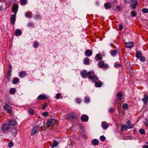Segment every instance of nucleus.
I'll list each match as a JSON object with an SVG mask.
<instances>
[{"mask_svg": "<svg viewBox=\"0 0 148 148\" xmlns=\"http://www.w3.org/2000/svg\"><path fill=\"white\" fill-rule=\"evenodd\" d=\"M78 118L77 115L74 113H70L66 115V119L69 120L76 119Z\"/></svg>", "mask_w": 148, "mask_h": 148, "instance_id": "nucleus-1", "label": "nucleus"}, {"mask_svg": "<svg viewBox=\"0 0 148 148\" xmlns=\"http://www.w3.org/2000/svg\"><path fill=\"white\" fill-rule=\"evenodd\" d=\"M93 73L91 74L88 78L92 80V82H95L98 81V79L96 75H95L94 73L92 71Z\"/></svg>", "mask_w": 148, "mask_h": 148, "instance_id": "nucleus-2", "label": "nucleus"}, {"mask_svg": "<svg viewBox=\"0 0 148 148\" xmlns=\"http://www.w3.org/2000/svg\"><path fill=\"white\" fill-rule=\"evenodd\" d=\"M93 73L92 71H89L87 73L86 70L82 71L81 72V75L83 77L86 78L88 76H89L91 74Z\"/></svg>", "mask_w": 148, "mask_h": 148, "instance_id": "nucleus-3", "label": "nucleus"}, {"mask_svg": "<svg viewBox=\"0 0 148 148\" xmlns=\"http://www.w3.org/2000/svg\"><path fill=\"white\" fill-rule=\"evenodd\" d=\"M42 126H40V125H39L38 126H36L34 127L32 129V135H34L36 133H37L39 130H40V128L42 129Z\"/></svg>", "mask_w": 148, "mask_h": 148, "instance_id": "nucleus-4", "label": "nucleus"}, {"mask_svg": "<svg viewBox=\"0 0 148 148\" xmlns=\"http://www.w3.org/2000/svg\"><path fill=\"white\" fill-rule=\"evenodd\" d=\"M56 123V120L53 119H48L47 122V125L50 127L53 126Z\"/></svg>", "mask_w": 148, "mask_h": 148, "instance_id": "nucleus-5", "label": "nucleus"}, {"mask_svg": "<svg viewBox=\"0 0 148 148\" xmlns=\"http://www.w3.org/2000/svg\"><path fill=\"white\" fill-rule=\"evenodd\" d=\"M10 128V126L9 124L5 123L3 124L1 126V129L3 131H7Z\"/></svg>", "mask_w": 148, "mask_h": 148, "instance_id": "nucleus-6", "label": "nucleus"}, {"mask_svg": "<svg viewBox=\"0 0 148 148\" xmlns=\"http://www.w3.org/2000/svg\"><path fill=\"white\" fill-rule=\"evenodd\" d=\"M98 64L99 67L100 68H107L108 66L107 64H105L104 62L103 61L99 62Z\"/></svg>", "mask_w": 148, "mask_h": 148, "instance_id": "nucleus-7", "label": "nucleus"}, {"mask_svg": "<svg viewBox=\"0 0 148 148\" xmlns=\"http://www.w3.org/2000/svg\"><path fill=\"white\" fill-rule=\"evenodd\" d=\"M4 109L9 113H11L12 112L11 107L7 104H5Z\"/></svg>", "mask_w": 148, "mask_h": 148, "instance_id": "nucleus-8", "label": "nucleus"}, {"mask_svg": "<svg viewBox=\"0 0 148 148\" xmlns=\"http://www.w3.org/2000/svg\"><path fill=\"white\" fill-rule=\"evenodd\" d=\"M81 119L82 121L86 122L88 121V117L87 115L83 114L81 117Z\"/></svg>", "mask_w": 148, "mask_h": 148, "instance_id": "nucleus-9", "label": "nucleus"}, {"mask_svg": "<svg viewBox=\"0 0 148 148\" xmlns=\"http://www.w3.org/2000/svg\"><path fill=\"white\" fill-rule=\"evenodd\" d=\"M16 14H14L12 15L11 16L10 19L11 21V23L13 25H14V24L16 20Z\"/></svg>", "mask_w": 148, "mask_h": 148, "instance_id": "nucleus-10", "label": "nucleus"}, {"mask_svg": "<svg viewBox=\"0 0 148 148\" xmlns=\"http://www.w3.org/2000/svg\"><path fill=\"white\" fill-rule=\"evenodd\" d=\"M18 8V5L16 4H14L12 8V11L14 13V14H16Z\"/></svg>", "mask_w": 148, "mask_h": 148, "instance_id": "nucleus-11", "label": "nucleus"}, {"mask_svg": "<svg viewBox=\"0 0 148 148\" xmlns=\"http://www.w3.org/2000/svg\"><path fill=\"white\" fill-rule=\"evenodd\" d=\"M48 97L44 95H40L38 97L37 99L38 100H45Z\"/></svg>", "mask_w": 148, "mask_h": 148, "instance_id": "nucleus-12", "label": "nucleus"}, {"mask_svg": "<svg viewBox=\"0 0 148 148\" xmlns=\"http://www.w3.org/2000/svg\"><path fill=\"white\" fill-rule=\"evenodd\" d=\"M113 8L115 10L119 11L122 9V7L121 6H119L118 5H114Z\"/></svg>", "mask_w": 148, "mask_h": 148, "instance_id": "nucleus-13", "label": "nucleus"}, {"mask_svg": "<svg viewBox=\"0 0 148 148\" xmlns=\"http://www.w3.org/2000/svg\"><path fill=\"white\" fill-rule=\"evenodd\" d=\"M148 96H147V94H145L144 95V97L142 99V101L144 103L146 104L148 101Z\"/></svg>", "mask_w": 148, "mask_h": 148, "instance_id": "nucleus-14", "label": "nucleus"}, {"mask_svg": "<svg viewBox=\"0 0 148 148\" xmlns=\"http://www.w3.org/2000/svg\"><path fill=\"white\" fill-rule=\"evenodd\" d=\"M104 7L106 9L108 10L111 8V5L109 2H106L104 4Z\"/></svg>", "mask_w": 148, "mask_h": 148, "instance_id": "nucleus-15", "label": "nucleus"}, {"mask_svg": "<svg viewBox=\"0 0 148 148\" xmlns=\"http://www.w3.org/2000/svg\"><path fill=\"white\" fill-rule=\"evenodd\" d=\"M86 55L87 56H91L92 54V51L90 49L86 50L85 52Z\"/></svg>", "mask_w": 148, "mask_h": 148, "instance_id": "nucleus-16", "label": "nucleus"}, {"mask_svg": "<svg viewBox=\"0 0 148 148\" xmlns=\"http://www.w3.org/2000/svg\"><path fill=\"white\" fill-rule=\"evenodd\" d=\"M126 124L128 125V127L130 129L134 127V125L130 121H128L127 122Z\"/></svg>", "mask_w": 148, "mask_h": 148, "instance_id": "nucleus-17", "label": "nucleus"}, {"mask_svg": "<svg viewBox=\"0 0 148 148\" xmlns=\"http://www.w3.org/2000/svg\"><path fill=\"white\" fill-rule=\"evenodd\" d=\"M22 34L21 31L19 29H17L16 30V32L14 33L15 35L16 36H20Z\"/></svg>", "mask_w": 148, "mask_h": 148, "instance_id": "nucleus-18", "label": "nucleus"}, {"mask_svg": "<svg viewBox=\"0 0 148 148\" xmlns=\"http://www.w3.org/2000/svg\"><path fill=\"white\" fill-rule=\"evenodd\" d=\"M17 132V130L16 128L13 127L12 128L11 132L13 135L15 136Z\"/></svg>", "mask_w": 148, "mask_h": 148, "instance_id": "nucleus-19", "label": "nucleus"}, {"mask_svg": "<svg viewBox=\"0 0 148 148\" xmlns=\"http://www.w3.org/2000/svg\"><path fill=\"white\" fill-rule=\"evenodd\" d=\"M92 143L93 145H97L99 143V141L97 139H94L92 140Z\"/></svg>", "mask_w": 148, "mask_h": 148, "instance_id": "nucleus-20", "label": "nucleus"}, {"mask_svg": "<svg viewBox=\"0 0 148 148\" xmlns=\"http://www.w3.org/2000/svg\"><path fill=\"white\" fill-rule=\"evenodd\" d=\"M142 56V54L139 51H137L136 52V56L137 58H139Z\"/></svg>", "mask_w": 148, "mask_h": 148, "instance_id": "nucleus-21", "label": "nucleus"}, {"mask_svg": "<svg viewBox=\"0 0 148 148\" xmlns=\"http://www.w3.org/2000/svg\"><path fill=\"white\" fill-rule=\"evenodd\" d=\"M95 86L96 87H100L102 86V83L101 81L99 80L95 82Z\"/></svg>", "mask_w": 148, "mask_h": 148, "instance_id": "nucleus-22", "label": "nucleus"}, {"mask_svg": "<svg viewBox=\"0 0 148 148\" xmlns=\"http://www.w3.org/2000/svg\"><path fill=\"white\" fill-rule=\"evenodd\" d=\"M127 127H128L126 125H122L121 127L120 130L121 132H124V131H126L127 129Z\"/></svg>", "mask_w": 148, "mask_h": 148, "instance_id": "nucleus-23", "label": "nucleus"}, {"mask_svg": "<svg viewBox=\"0 0 148 148\" xmlns=\"http://www.w3.org/2000/svg\"><path fill=\"white\" fill-rule=\"evenodd\" d=\"M8 122L10 123V125H12L15 126L16 124V123L14 120H9Z\"/></svg>", "mask_w": 148, "mask_h": 148, "instance_id": "nucleus-24", "label": "nucleus"}, {"mask_svg": "<svg viewBox=\"0 0 148 148\" xmlns=\"http://www.w3.org/2000/svg\"><path fill=\"white\" fill-rule=\"evenodd\" d=\"M26 75L25 72L24 71H21L19 73V76L20 77H22L25 76Z\"/></svg>", "mask_w": 148, "mask_h": 148, "instance_id": "nucleus-25", "label": "nucleus"}, {"mask_svg": "<svg viewBox=\"0 0 148 148\" xmlns=\"http://www.w3.org/2000/svg\"><path fill=\"white\" fill-rule=\"evenodd\" d=\"M58 144V143L55 140H53V144L51 145V147L53 148L56 147Z\"/></svg>", "mask_w": 148, "mask_h": 148, "instance_id": "nucleus-26", "label": "nucleus"}, {"mask_svg": "<svg viewBox=\"0 0 148 148\" xmlns=\"http://www.w3.org/2000/svg\"><path fill=\"white\" fill-rule=\"evenodd\" d=\"M116 96L118 97H119L118 98V100H121V97L123 96V95L122 93L120 92L118 93L117 94Z\"/></svg>", "mask_w": 148, "mask_h": 148, "instance_id": "nucleus-27", "label": "nucleus"}, {"mask_svg": "<svg viewBox=\"0 0 148 148\" xmlns=\"http://www.w3.org/2000/svg\"><path fill=\"white\" fill-rule=\"evenodd\" d=\"M102 127L104 129H106L108 127V125L105 122H102Z\"/></svg>", "mask_w": 148, "mask_h": 148, "instance_id": "nucleus-28", "label": "nucleus"}, {"mask_svg": "<svg viewBox=\"0 0 148 148\" xmlns=\"http://www.w3.org/2000/svg\"><path fill=\"white\" fill-rule=\"evenodd\" d=\"M118 51L117 50H112L111 51V54L112 56H115Z\"/></svg>", "mask_w": 148, "mask_h": 148, "instance_id": "nucleus-29", "label": "nucleus"}, {"mask_svg": "<svg viewBox=\"0 0 148 148\" xmlns=\"http://www.w3.org/2000/svg\"><path fill=\"white\" fill-rule=\"evenodd\" d=\"M14 80L12 81V83L14 84H16L19 81V79L17 77L13 78Z\"/></svg>", "mask_w": 148, "mask_h": 148, "instance_id": "nucleus-30", "label": "nucleus"}, {"mask_svg": "<svg viewBox=\"0 0 148 148\" xmlns=\"http://www.w3.org/2000/svg\"><path fill=\"white\" fill-rule=\"evenodd\" d=\"M138 5V2H135L134 4H132L131 5V7L132 9L135 8L137 5Z\"/></svg>", "mask_w": 148, "mask_h": 148, "instance_id": "nucleus-31", "label": "nucleus"}, {"mask_svg": "<svg viewBox=\"0 0 148 148\" xmlns=\"http://www.w3.org/2000/svg\"><path fill=\"white\" fill-rule=\"evenodd\" d=\"M128 105L127 103H124V104L122 106V108L123 109L127 110L128 109Z\"/></svg>", "mask_w": 148, "mask_h": 148, "instance_id": "nucleus-32", "label": "nucleus"}, {"mask_svg": "<svg viewBox=\"0 0 148 148\" xmlns=\"http://www.w3.org/2000/svg\"><path fill=\"white\" fill-rule=\"evenodd\" d=\"M89 59L88 58H85L84 60V63L85 64L88 65L89 63Z\"/></svg>", "mask_w": 148, "mask_h": 148, "instance_id": "nucleus-33", "label": "nucleus"}, {"mask_svg": "<svg viewBox=\"0 0 148 148\" xmlns=\"http://www.w3.org/2000/svg\"><path fill=\"white\" fill-rule=\"evenodd\" d=\"M16 91V90L15 88H11L10 89V93L11 94L13 95L15 93Z\"/></svg>", "mask_w": 148, "mask_h": 148, "instance_id": "nucleus-34", "label": "nucleus"}, {"mask_svg": "<svg viewBox=\"0 0 148 148\" xmlns=\"http://www.w3.org/2000/svg\"><path fill=\"white\" fill-rule=\"evenodd\" d=\"M121 66V64H120L118 63H116L114 65V67L116 68H118Z\"/></svg>", "mask_w": 148, "mask_h": 148, "instance_id": "nucleus-35", "label": "nucleus"}, {"mask_svg": "<svg viewBox=\"0 0 148 148\" xmlns=\"http://www.w3.org/2000/svg\"><path fill=\"white\" fill-rule=\"evenodd\" d=\"M126 45L125 46H133L134 45L132 42H130L127 43H125Z\"/></svg>", "mask_w": 148, "mask_h": 148, "instance_id": "nucleus-36", "label": "nucleus"}, {"mask_svg": "<svg viewBox=\"0 0 148 148\" xmlns=\"http://www.w3.org/2000/svg\"><path fill=\"white\" fill-rule=\"evenodd\" d=\"M139 132L141 134L144 135L145 134V132L143 129H140L139 130Z\"/></svg>", "mask_w": 148, "mask_h": 148, "instance_id": "nucleus-37", "label": "nucleus"}, {"mask_svg": "<svg viewBox=\"0 0 148 148\" xmlns=\"http://www.w3.org/2000/svg\"><path fill=\"white\" fill-rule=\"evenodd\" d=\"M14 145V143L12 141H10L8 143V146L9 147H11Z\"/></svg>", "mask_w": 148, "mask_h": 148, "instance_id": "nucleus-38", "label": "nucleus"}, {"mask_svg": "<svg viewBox=\"0 0 148 148\" xmlns=\"http://www.w3.org/2000/svg\"><path fill=\"white\" fill-rule=\"evenodd\" d=\"M141 62H144L145 60V56H142L139 58Z\"/></svg>", "mask_w": 148, "mask_h": 148, "instance_id": "nucleus-39", "label": "nucleus"}, {"mask_svg": "<svg viewBox=\"0 0 148 148\" xmlns=\"http://www.w3.org/2000/svg\"><path fill=\"white\" fill-rule=\"evenodd\" d=\"M29 112L30 114L32 115L34 114V111L32 109H30L29 110Z\"/></svg>", "mask_w": 148, "mask_h": 148, "instance_id": "nucleus-40", "label": "nucleus"}, {"mask_svg": "<svg viewBox=\"0 0 148 148\" xmlns=\"http://www.w3.org/2000/svg\"><path fill=\"white\" fill-rule=\"evenodd\" d=\"M90 100V99L88 97H85L84 100V101L85 103L89 102Z\"/></svg>", "mask_w": 148, "mask_h": 148, "instance_id": "nucleus-41", "label": "nucleus"}, {"mask_svg": "<svg viewBox=\"0 0 148 148\" xmlns=\"http://www.w3.org/2000/svg\"><path fill=\"white\" fill-rule=\"evenodd\" d=\"M47 105L48 103H45L43 105H42L43 107L42 108V110H44L45 109L46 107L47 106Z\"/></svg>", "mask_w": 148, "mask_h": 148, "instance_id": "nucleus-42", "label": "nucleus"}, {"mask_svg": "<svg viewBox=\"0 0 148 148\" xmlns=\"http://www.w3.org/2000/svg\"><path fill=\"white\" fill-rule=\"evenodd\" d=\"M21 3L22 5H23L27 3L26 0H21Z\"/></svg>", "mask_w": 148, "mask_h": 148, "instance_id": "nucleus-43", "label": "nucleus"}, {"mask_svg": "<svg viewBox=\"0 0 148 148\" xmlns=\"http://www.w3.org/2000/svg\"><path fill=\"white\" fill-rule=\"evenodd\" d=\"M31 15V14L30 12H28L25 14V16L27 17L30 18Z\"/></svg>", "mask_w": 148, "mask_h": 148, "instance_id": "nucleus-44", "label": "nucleus"}, {"mask_svg": "<svg viewBox=\"0 0 148 148\" xmlns=\"http://www.w3.org/2000/svg\"><path fill=\"white\" fill-rule=\"evenodd\" d=\"M100 139L102 141H104L106 139V137L103 136H101L100 137Z\"/></svg>", "mask_w": 148, "mask_h": 148, "instance_id": "nucleus-45", "label": "nucleus"}, {"mask_svg": "<svg viewBox=\"0 0 148 148\" xmlns=\"http://www.w3.org/2000/svg\"><path fill=\"white\" fill-rule=\"evenodd\" d=\"M131 14H132V16L133 17H134L136 16V13L135 11H132L131 12Z\"/></svg>", "mask_w": 148, "mask_h": 148, "instance_id": "nucleus-46", "label": "nucleus"}, {"mask_svg": "<svg viewBox=\"0 0 148 148\" xmlns=\"http://www.w3.org/2000/svg\"><path fill=\"white\" fill-rule=\"evenodd\" d=\"M142 11L144 13H148V9L147 8H143L142 10Z\"/></svg>", "mask_w": 148, "mask_h": 148, "instance_id": "nucleus-47", "label": "nucleus"}, {"mask_svg": "<svg viewBox=\"0 0 148 148\" xmlns=\"http://www.w3.org/2000/svg\"><path fill=\"white\" fill-rule=\"evenodd\" d=\"M49 114L47 112H44L42 113V115L44 116H47Z\"/></svg>", "mask_w": 148, "mask_h": 148, "instance_id": "nucleus-48", "label": "nucleus"}, {"mask_svg": "<svg viewBox=\"0 0 148 148\" xmlns=\"http://www.w3.org/2000/svg\"><path fill=\"white\" fill-rule=\"evenodd\" d=\"M96 57L98 60H101L102 59V57H100V55L99 54H97L96 55Z\"/></svg>", "mask_w": 148, "mask_h": 148, "instance_id": "nucleus-49", "label": "nucleus"}, {"mask_svg": "<svg viewBox=\"0 0 148 148\" xmlns=\"http://www.w3.org/2000/svg\"><path fill=\"white\" fill-rule=\"evenodd\" d=\"M115 110V109L114 108H111L109 109V112L111 113H112Z\"/></svg>", "mask_w": 148, "mask_h": 148, "instance_id": "nucleus-50", "label": "nucleus"}, {"mask_svg": "<svg viewBox=\"0 0 148 148\" xmlns=\"http://www.w3.org/2000/svg\"><path fill=\"white\" fill-rule=\"evenodd\" d=\"M34 17L35 18L37 19H39L40 18V16L38 14L35 15Z\"/></svg>", "mask_w": 148, "mask_h": 148, "instance_id": "nucleus-51", "label": "nucleus"}, {"mask_svg": "<svg viewBox=\"0 0 148 148\" xmlns=\"http://www.w3.org/2000/svg\"><path fill=\"white\" fill-rule=\"evenodd\" d=\"M61 96V94L60 93H58L56 95V98L57 99H58L60 98V97Z\"/></svg>", "mask_w": 148, "mask_h": 148, "instance_id": "nucleus-52", "label": "nucleus"}, {"mask_svg": "<svg viewBox=\"0 0 148 148\" xmlns=\"http://www.w3.org/2000/svg\"><path fill=\"white\" fill-rule=\"evenodd\" d=\"M144 122L146 125V127H148V120L147 119H145V121H144Z\"/></svg>", "mask_w": 148, "mask_h": 148, "instance_id": "nucleus-53", "label": "nucleus"}, {"mask_svg": "<svg viewBox=\"0 0 148 148\" xmlns=\"http://www.w3.org/2000/svg\"><path fill=\"white\" fill-rule=\"evenodd\" d=\"M12 71H8V73H7V76H8V77H10L11 75Z\"/></svg>", "mask_w": 148, "mask_h": 148, "instance_id": "nucleus-54", "label": "nucleus"}, {"mask_svg": "<svg viewBox=\"0 0 148 148\" xmlns=\"http://www.w3.org/2000/svg\"><path fill=\"white\" fill-rule=\"evenodd\" d=\"M33 24L31 22H29L28 24V26L29 27H33Z\"/></svg>", "mask_w": 148, "mask_h": 148, "instance_id": "nucleus-55", "label": "nucleus"}, {"mask_svg": "<svg viewBox=\"0 0 148 148\" xmlns=\"http://www.w3.org/2000/svg\"><path fill=\"white\" fill-rule=\"evenodd\" d=\"M119 30H121L123 29V26L121 24H119Z\"/></svg>", "mask_w": 148, "mask_h": 148, "instance_id": "nucleus-56", "label": "nucleus"}, {"mask_svg": "<svg viewBox=\"0 0 148 148\" xmlns=\"http://www.w3.org/2000/svg\"><path fill=\"white\" fill-rule=\"evenodd\" d=\"M146 143L148 145V142H147ZM143 148H148V145H144L143 146Z\"/></svg>", "mask_w": 148, "mask_h": 148, "instance_id": "nucleus-57", "label": "nucleus"}, {"mask_svg": "<svg viewBox=\"0 0 148 148\" xmlns=\"http://www.w3.org/2000/svg\"><path fill=\"white\" fill-rule=\"evenodd\" d=\"M125 2L127 3H129L132 1V0H125Z\"/></svg>", "mask_w": 148, "mask_h": 148, "instance_id": "nucleus-58", "label": "nucleus"}, {"mask_svg": "<svg viewBox=\"0 0 148 148\" xmlns=\"http://www.w3.org/2000/svg\"><path fill=\"white\" fill-rule=\"evenodd\" d=\"M39 45V42L38 41L35 42L34 46H38Z\"/></svg>", "mask_w": 148, "mask_h": 148, "instance_id": "nucleus-59", "label": "nucleus"}, {"mask_svg": "<svg viewBox=\"0 0 148 148\" xmlns=\"http://www.w3.org/2000/svg\"><path fill=\"white\" fill-rule=\"evenodd\" d=\"M76 101L78 103H79L81 101V100L79 98H77L76 99Z\"/></svg>", "mask_w": 148, "mask_h": 148, "instance_id": "nucleus-60", "label": "nucleus"}, {"mask_svg": "<svg viewBox=\"0 0 148 148\" xmlns=\"http://www.w3.org/2000/svg\"><path fill=\"white\" fill-rule=\"evenodd\" d=\"M10 71H12V66L10 64L9 65V70Z\"/></svg>", "mask_w": 148, "mask_h": 148, "instance_id": "nucleus-61", "label": "nucleus"}, {"mask_svg": "<svg viewBox=\"0 0 148 148\" xmlns=\"http://www.w3.org/2000/svg\"><path fill=\"white\" fill-rule=\"evenodd\" d=\"M117 2V1L116 0H113V1H112V3L113 4H114L115 3H116Z\"/></svg>", "mask_w": 148, "mask_h": 148, "instance_id": "nucleus-62", "label": "nucleus"}, {"mask_svg": "<svg viewBox=\"0 0 148 148\" xmlns=\"http://www.w3.org/2000/svg\"><path fill=\"white\" fill-rule=\"evenodd\" d=\"M3 9V8L2 7V6H1L0 7V11H1Z\"/></svg>", "mask_w": 148, "mask_h": 148, "instance_id": "nucleus-63", "label": "nucleus"}, {"mask_svg": "<svg viewBox=\"0 0 148 148\" xmlns=\"http://www.w3.org/2000/svg\"><path fill=\"white\" fill-rule=\"evenodd\" d=\"M7 79L9 82L10 81V77H8V76H7Z\"/></svg>", "mask_w": 148, "mask_h": 148, "instance_id": "nucleus-64", "label": "nucleus"}]
</instances>
